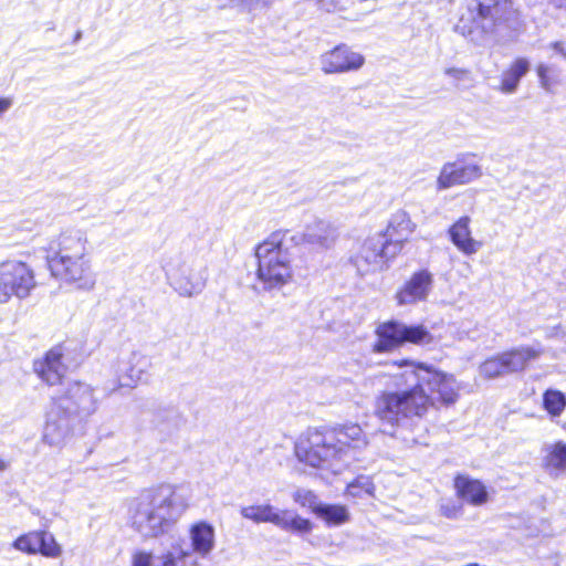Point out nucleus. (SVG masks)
Segmentation results:
<instances>
[{
  "label": "nucleus",
  "mask_w": 566,
  "mask_h": 566,
  "mask_svg": "<svg viewBox=\"0 0 566 566\" xmlns=\"http://www.w3.org/2000/svg\"><path fill=\"white\" fill-rule=\"evenodd\" d=\"M395 364L406 369L392 377L396 390L384 391L376 400L375 415L382 424L394 428L403 419L423 417L436 401H457L460 386L452 375L407 359Z\"/></svg>",
  "instance_id": "1"
},
{
  "label": "nucleus",
  "mask_w": 566,
  "mask_h": 566,
  "mask_svg": "<svg viewBox=\"0 0 566 566\" xmlns=\"http://www.w3.org/2000/svg\"><path fill=\"white\" fill-rule=\"evenodd\" d=\"M367 444L357 423L311 428L295 441L294 454L301 463L336 475L356 461Z\"/></svg>",
  "instance_id": "2"
},
{
  "label": "nucleus",
  "mask_w": 566,
  "mask_h": 566,
  "mask_svg": "<svg viewBox=\"0 0 566 566\" xmlns=\"http://www.w3.org/2000/svg\"><path fill=\"white\" fill-rule=\"evenodd\" d=\"M191 492L185 484L164 483L143 491L128 504L127 521L145 538L170 532L190 506Z\"/></svg>",
  "instance_id": "3"
},
{
  "label": "nucleus",
  "mask_w": 566,
  "mask_h": 566,
  "mask_svg": "<svg viewBox=\"0 0 566 566\" xmlns=\"http://www.w3.org/2000/svg\"><path fill=\"white\" fill-rule=\"evenodd\" d=\"M188 539H178L157 551L135 549L132 566H200L198 557L207 558L216 548V530L207 521H197L188 528Z\"/></svg>",
  "instance_id": "4"
},
{
  "label": "nucleus",
  "mask_w": 566,
  "mask_h": 566,
  "mask_svg": "<svg viewBox=\"0 0 566 566\" xmlns=\"http://www.w3.org/2000/svg\"><path fill=\"white\" fill-rule=\"evenodd\" d=\"M86 243V238L78 231H65L50 242L46 261L53 279L66 283L86 279L90 272Z\"/></svg>",
  "instance_id": "5"
},
{
  "label": "nucleus",
  "mask_w": 566,
  "mask_h": 566,
  "mask_svg": "<svg viewBox=\"0 0 566 566\" xmlns=\"http://www.w3.org/2000/svg\"><path fill=\"white\" fill-rule=\"evenodd\" d=\"M258 277L264 283H289L305 280L307 269L293 262L282 232H273L254 249Z\"/></svg>",
  "instance_id": "6"
},
{
  "label": "nucleus",
  "mask_w": 566,
  "mask_h": 566,
  "mask_svg": "<svg viewBox=\"0 0 566 566\" xmlns=\"http://www.w3.org/2000/svg\"><path fill=\"white\" fill-rule=\"evenodd\" d=\"M476 2L478 19L473 13L468 17L462 15L455 25V31L472 42L482 43L488 33L513 15L514 10L511 0H476Z\"/></svg>",
  "instance_id": "7"
},
{
  "label": "nucleus",
  "mask_w": 566,
  "mask_h": 566,
  "mask_svg": "<svg viewBox=\"0 0 566 566\" xmlns=\"http://www.w3.org/2000/svg\"><path fill=\"white\" fill-rule=\"evenodd\" d=\"M373 352L391 353L405 343L424 345L432 342V336L422 325L408 326L397 321L379 324L376 328Z\"/></svg>",
  "instance_id": "8"
},
{
  "label": "nucleus",
  "mask_w": 566,
  "mask_h": 566,
  "mask_svg": "<svg viewBox=\"0 0 566 566\" xmlns=\"http://www.w3.org/2000/svg\"><path fill=\"white\" fill-rule=\"evenodd\" d=\"M240 513L254 523H271L286 532L308 534L313 530L310 520L289 510H277L269 503L243 506Z\"/></svg>",
  "instance_id": "9"
},
{
  "label": "nucleus",
  "mask_w": 566,
  "mask_h": 566,
  "mask_svg": "<svg viewBox=\"0 0 566 566\" xmlns=\"http://www.w3.org/2000/svg\"><path fill=\"white\" fill-rule=\"evenodd\" d=\"M392 248L385 241L382 232L367 237L352 255L350 261L361 275L378 273L387 269Z\"/></svg>",
  "instance_id": "10"
},
{
  "label": "nucleus",
  "mask_w": 566,
  "mask_h": 566,
  "mask_svg": "<svg viewBox=\"0 0 566 566\" xmlns=\"http://www.w3.org/2000/svg\"><path fill=\"white\" fill-rule=\"evenodd\" d=\"M52 403L71 417H88L97 410L94 389L83 382H72L63 395L52 398Z\"/></svg>",
  "instance_id": "11"
},
{
  "label": "nucleus",
  "mask_w": 566,
  "mask_h": 566,
  "mask_svg": "<svg viewBox=\"0 0 566 566\" xmlns=\"http://www.w3.org/2000/svg\"><path fill=\"white\" fill-rule=\"evenodd\" d=\"M365 64V57L359 52L342 44L324 52L319 56L321 70L325 74H343L356 72Z\"/></svg>",
  "instance_id": "12"
},
{
  "label": "nucleus",
  "mask_w": 566,
  "mask_h": 566,
  "mask_svg": "<svg viewBox=\"0 0 566 566\" xmlns=\"http://www.w3.org/2000/svg\"><path fill=\"white\" fill-rule=\"evenodd\" d=\"M73 437L72 417L51 402L42 440L52 448H63Z\"/></svg>",
  "instance_id": "13"
},
{
  "label": "nucleus",
  "mask_w": 566,
  "mask_h": 566,
  "mask_svg": "<svg viewBox=\"0 0 566 566\" xmlns=\"http://www.w3.org/2000/svg\"><path fill=\"white\" fill-rule=\"evenodd\" d=\"M483 176L482 167L472 161L457 160L442 166L437 179L440 190L471 184Z\"/></svg>",
  "instance_id": "14"
},
{
  "label": "nucleus",
  "mask_w": 566,
  "mask_h": 566,
  "mask_svg": "<svg viewBox=\"0 0 566 566\" xmlns=\"http://www.w3.org/2000/svg\"><path fill=\"white\" fill-rule=\"evenodd\" d=\"M33 370L49 386L60 384L67 370L64 347L62 345L52 347L42 358L34 360Z\"/></svg>",
  "instance_id": "15"
},
{
  "label": "nucleus",
  "mask_w": 566,
  "mask_h": 566,
  "mask_svg": "<svg viewBox=\"0 0 566 566\" xmlns=\"http://www.w3.org/2000/svg\"><path fill=\"white\" fill-rule=\"evenodd\" d=\"M417 229V223L410 214L399 209L391 213L386 230L382 233L385 241L392 248L391 255H397Z\"/></svg>",
  "instance_id": "16"
},
{
  "label": "nucleus",
  "mask_w": 566,
  "mask_h": 566,
  "mask_svg": "<svg viewBox=\"0 0 566 566\" xmlns=\"http://www.w3.org/2000/svg\"><path fill=\"white\" fill-rule=\"evenodd\" d=\"M448 235L453 245L464 255L478 253L483 243L472 237L471 218L469 216L460 217L448 229Z\"/></svg>",
  "instance_id": "17"
},
{
  "label": "nucleus",
  "mask_w": 566,
  "mask_h": 566,
  "mask_svg": "<svg viewBox=\"0 0 566 566\" xmlns=\"http://www.w3.org/2000/svg\"><path fill=\"white\" fill-rule=\"evenodd\" d=\"M146 369V359L132 353L128 357L118 360L116 377L119 387L135 388L143 379Z\"/></svg>",
  "instance_id": "18"
},
{
  "label": "nucleus",
  "mask_w": 566,
  "mask_h": 566,
  "mask_svg": "<svg viewBox=\"0 0 566 566\" xmlns=\"http://www.w3.org/2000/svg\"><path fill=\"white\" fill-rule=\"evenodd\" d=\"M337 237L334 226L323 220H316L305 228L302 240L307 244L327 250L335 244Z\"/></svg>",
  "instance_id": "19"
},
{
  "label": "nucleus",
  "mask_w": 566,
  "mask_h": 566,
  "mask_svg": "<svg viewBox=\"0 0 566 566\" xmlns=\"http://www.w3.org/2000/svg\"><path fill=\"white\" fill-rule=\"evenodd\" d=\"M454 488L462 500L474 506H481L489 501L486 488L479 480L471 479L467 475H460L454 480Z\"/></svg>",
  "instance_id": "20"
},
{
  "label": "nucleus",
  "mask_w": 566,
  "mask_h": 566,
  "mask_svg": "<svg viewBox=\"0 0 566 566\" xmlns=\"http://www.w3.org/2000/svg\"><path fill=\"white\" fill-rule=\"evenodd\" d=\"M543 354L541 346H522L512 352L504 353V364L509 373L523 370L528 361L537 359Z\"/></svg>",
  "instance_id": "21"
},
{
  "label": "nucleus",
  "mask_w": 566,
  "mask_h": 566,
  "mask_svg": "<svg viewBox=\"0 0 566 566\" xmlns=\"http://www.w3.org/2000/svg\"><path fill=\"white\" fill-rule=\"evenodd\" d=\"M33 279V270L23 261L7 260L0 263L1 283H28Z\"/></svg>",
  "instance_id": "22"
},
{
  "label": "nucleus",
  "mask_w": 566,
  "mask_h": 566,
  "mask_svg": "<svg viewBox=\"0 0 566 566\" xmlns=\"http://www.w3.org/2000/svg\"><path fill=\"white\" fill-rule=\"evenodd\" d=\"M543 465L551 474H560L566 471V443L557 441L546 444L543 449Z\"/></svg>",
  "instance_id": "23"
},
{
  "label": "nucleus",
  "mask_w": 566,
  "mask_h": 566,
  "mask_svg": "<svg viewBox=\"0 0 566 566\" xmlns=\"http://www.w3.org/2000/svg\"><path fill=\"white\" fill-rule=\"evenodd\" d=\"M528 70L530 62L526 59L520 57L515 60L511 66L503 72L500 91L506 94L515 92L520 80L528 72Z\"/></svg>",
  "instance_id": "24"
},
{
  "label": "nucleus",
  "mask_w": 566,
  "mask_h": 566,
  "mask_svg": "<svg viewBox=\"0 0 566 566\" xmlns=\"http://www.w3.org/2000/svg\"><path fill=\"white\" fill-rule=\"evenodd\" d=\"M315 515L322 520L328 527L340 526L350 518L347 506L342 504L323 503L317 507Z\"/></svg>",
  "instance_id": "25"
},
{
  "label": "nucleus",
  "mask_w": 566,
  "mask_h": 566,
  "mask_svg": "<svg viewBox=\"0 0 566 566\" xmlns=\"http://www.w3.org/2000/svg\"><path fill=\"white\" fill-rule=\"evenodd\" d=\"M543 407L551 417H559L566 408V396L555 389H547L543 395Z\"/></svg>",
  "instance_id": "26"
},
{
  "label": "nucleus",
  "mask_w": 566,
  "mask_h": 566,
  "mask_svg": "<svg viewBox=\"0 0 566 566\" xmlns=\"http://www.w3.org/2000/svg\"><path fill=\"white\" fill-rule=\"evenodd\" d=\"M374 492L375 485L371 479L360 475L347 484L345 494L353 499H364L365 496H373Z\"/></svg>",
  "instance_id": "27"
},
{
  "label": "nucleus",
  "mask_w": 566,
  "mask_h": 566,
  "mask_svg": "<svg viewBox=\"0 0 566 566\" xmlns=\"http://www.w3.org/2000/svg\"><path fill=\"white\" fill-rule=\"evenodd\" d=\"M428 295V285H405L397 293L399 304H411L424 300Z\"/></svg>",
  "instance_id": "28"
},
{
  "label": "nucleus",
  "mask_w": 566,
  "mask_h": 566,
  "mask_svg": "<svg viewBox=\"0 0 566 566\" xmlns=\"http://www.w3.org/2000/svg\"><path fill=\"white\" fill-rule=\"evenodd\" d=\"M293 501L298 504L301 507L308 509L313 514L316 513L322 504L318 500V496L311 490L307 489H297L292 494Z\"/></svg>",
  "instance_id": "29"
},
{
  "label": "nucleus",
  "mask_w": 566,
  "mask_h": 566,
  "mask_svg": "<svg viewBox=\"0 0 566 566\" xmlns=\"http://www.w3.org/2000/svg\"><path fill=\"white\" fill-rule=\"evenodd\" d=\"M39 553L45 557L55 558L62 553L61 546L56 543L54 536L48 532H39Z\"/></svg>",
  "instance_id": "30"
},
{
  "label": "nucleus",
  "mask_w": 566,
  "mask_h": 566,
  "mask_svg": "<svg viewBox=\"0 0 566 566\" xmlns=\"http://www.w3.org/2000/svg\"><path fill=\"white\" fill-rule=\"evenodd\" d=\"M480 374L486 378H494L509 374L506 365L504 364L503 355L486 359L480 366Z\"/></svg>",
  "instance_id": "31"
},
{
  "label": "nucleus",
  "mask_w": 566,
  "mask_h": 566,
  "mask_svg": "<svg viewBox=\"0 0 566 566\" xmlns=\"http://www.w3.org/2000/svg\"><path fill=\"white\" fill-rule=\"evenodd\" d=\"M39 532H30L21 535L13 542V547L22 553L36 554L39 553Z\"/></svg>",
  "instance_id": "32"
},
{
  "label": "nucleus",
  "mask_w": 566,
  "mask_h": 566,
  "mask_svg": "<svg viewBox=\"0 0 566 566\" xmlns=\"http://www.w3.org/2000/svg\"><path fill=\"white\" fill-rule=\"evenodd\" d=\"M541 85L546 91H552L559 83V73L546 64H539L536 69Z\"/></svg>",
  "instance_id": "33"
},
{
  "label": "nucleus",
  "mask_w": 566,
  "mask_h": 566,
  "mask_svg": "<svg viewBox=\"0 0 566 566\" xmlns=\"http://www.w3.org/2000/svg\"><path fill=\"white\" fill-rule=\"evenodd\" d=\"M443 74L455 85L465 84L471 81V72L463 67H446Z\"/></svg>",
  "instance_id": "34"
},
{
  "label": "nucleus",
  "mask_w": 566,
  "mask_h": 566,
  "mask_svg": "<svg viewBox=\"0 0 566 566\" xmlns=\"http://www.w3.org/2000/svg\"><path fill=\"white\" fill-rule=\"evenodd\" d=\"M258 0H217L218 6L222 9L226 8H249Z\"/></svg>",
  "instance_id": "35"
},
{
  "label": "nucleus",
  "mask_w": 566,
  "mask_h": 566,
  "mask_svg": "<svg viewBox=\"0 0 566 566\" xmlns=\"http://www.w3.org/2000/svg\"><path fill=\"white\" fill-rule=\"evenodd\" d=\"M440 511L448 518H457L461 515V506L452 502L442 504Z\"/></svg>",
  "instance_id": "36"
},
{
  "label": "nucleus",
  "mask_w": 566,
  "mask_h": 566,
  "mask_svg": "<svg viewBox=\"0 0 566 566\" xmlns=\"http://www.w3.org/2000/svg\"><path fill=\"white\" fill-rule=\"evenodd\" d=\"M431 281L432 274L428 270L421 269L412 275L411 280L408 283H431Z\"/></svg>",
  "instance_id": "37"
},
{
  "label": "nucleus",
  "mask_w": 566,
  "mask_h": 566,
  "mask_svg": "<svg viewBox=\"0 0 566 566\" xmlns=\"http://www.w3.org/2000/svg\"><path fill=\"white\" fill-rule=\"evenodd\" d=\"M196 287H197V285H178V287L176 289V292L180 296L190 297L195 294L200 293V291L197 290Z\"/></svg>",
  "instance_id": "38"
},
{
  "label": "nucleus",
  "mask_w": 566,
  "mask_h": 566,
  "mask_svg": "<svg viewBox=\"0 0 566 566\" xmlns=\"http://www.w3.org/2000/svg\"><path fill=\"white\" fill-rule=\"evenodd\" d=\"M14 285H0V303L8 302L13 295Z\"/></svg>",
  "instance_id": "39"
},
{
  "label": "nucleus",
  "mask_w": 566,
  "mask_h": 566,
  "mask_svg": "<svg viewBox=\"0 0 566 566\" xmlns=\"http://www.w3.org/2000/svg\"><path fill=\"white\" fill-rule=\"evenodd\" d=\"M30 294V285H14L13 295L18 298H25Z\"/></svg>",
  "instance_id": "40"
},
{
  "label": "nucleus",
  "mask_w": 566,
  "mask_h": 566,
  "mask_svg": "<svg viewBox=\"0 0 566 566\" xmlns=\"http://www.w3.org/2000/svg\"><path fill=\"white\" fill-rule=\"evenodd\" d=\"M13 104L11 97H0V116L7 113Z\"/></svg>",
  "instance_id": "41"
},
{
  "label": "nucleus",
  "mask_w": 566,
  "mask_h": 566,
  "mask_svg": "<svg viewBox=\"0 0 566 566\" xmlns=\"http://www.w3.org/2000/svg\"><path fill=\"white\" fill-rule=\"evenodd\" d=\"M325 11H333L336 6L334 0H315Z\"/></svg>",
  "instance_id": "42"
},
{
  "label": "nucleus",
  "mask_w": 566,
  "mask_h": 566,
  "mask_svg": "<svg viewBox=\"0 0 566 566\" xmlns=\"http://www.w3.org/2000/svg\"><path fill=\"white\" fill-rule=\"evenodd\" d=\"M554 48V50H556L557 52L562 53V54H565L564 51H563V48H562V44L559 42H555L553 43L552 45Z\"/></svg>",
  "instance_id": "43"
},
{
  "label": "nucleus",
  "mask_w": 566,
  "mask_h": 566,
  "mask_svg": "<svg viewBox=\"0 0 566 566\" xmlns=\"http://www.w3.org/2000/svg\"><path fill=\"white\" fill-rule=\"evenodd\" d=\"M8 465H9V463L6 460L0 458V472L7 470Z\"/></svg>",
  "instance_id": "44"
},
{
  "label": "nucleus",
  "mask_w": 566,
  "mask_h": 566,
  "mask_svg": "<svg viewBox=\"0 0 566 566\" xmlns=\"http://www.w3.org/2000/svg\"><path fill=\"white\" fill-rule=\"evenodd\" d=\"M559 8L566 7V0H553Z\"/></svg>",
  "instance_id": "45"
},
{
  "label": "nucleus",
  "mask_w": 566,
  "mask_h": 566,
  "mask_svg": "<svg viewBox=\"0 0 566 566\" xmlns=\"http://www.w3.org/2000/svg\"><path fill=\"white\" fill-rule=\"evenodd\" d=\"M413 443H422L421 441H419L418 439H415L413 440Z\"/></svg>",
  "instance_id": "46"
},
{
  "label": "nucleus",
  "mask_w": 566,
  "mask_h": 566,
  "mask_svg": "<svg viewBox=\"0 0 566 566\" xmlns=\"http://www.w3.org/2000/svg\"><path fill=\"white\" fill-rule=\"evenodd\" d=\"M565 56H566V54H565Z\"/></svg>",
  "instance_id": "47"
}]
</instances>
